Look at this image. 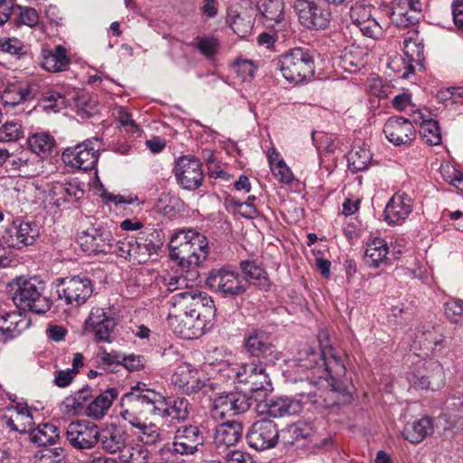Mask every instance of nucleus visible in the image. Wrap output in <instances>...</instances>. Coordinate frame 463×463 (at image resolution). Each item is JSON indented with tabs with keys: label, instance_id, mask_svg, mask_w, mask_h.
Segmentation results:
<instances>
[{
	"label": "nucleus",
	"instance_id": "ea45409f",
	"mask_svg": "<svg viewBox=\"0 0 463 463\" xmlns=\"http://www.w3.org/2000/svg\"><path fill=\"white\" fill-rule=\"evenodd\" d=\"M117 396L118 391L116 389L105 390L87 406L85 414L94 420L102 419Z\"/></svg>",
	"mask_w": 463,
	"mask_h": 463
},
{
	"label": "nucleus",
	"instance_id": "a18cd8bd",
	"mask_svg": "<svg viewBox=\"0 0 463 463\" xmlns=\"http://www.w3.org/2000/svg\"><path fill=\"white\" fill-rule=\"evenodd\" d=\"M259 9L266 22L279 24L284 17V4L281 0H263Z\"/></svg>",
	"mask_w": 463,
	"mask_h": 463
},
{
	"label": "nucleus",
	"instance_id": "f704fd0d",
	"mask_svg": "<svg viewBox=\"0 0 463 463\" xmlns=\"http://www.w3.org/2000/svg\"><path fill=\"white\" fill-rule=\"evenodd\" d=\"M388 254L387 242L383 239L375 237L367 241L364 260L368 267L378 268L389 263Z\"/></svg>",
	"mask_w": 463,
	"mask_h": 463
},
{
	"label": "nucleus",
	"instance_id": "49530a36",
	"mask_svg": "<svg viewBox=\"0 0 463 463\" xmlns=\"http://www.w3.org/2000/svg\"><path fill=\"white\" fill-rule=\"evenodd\" d=\"M122 354L116 352H108L104 347H100L97 353V363L99 366L109 373H116L121 367Z\"/></svg>",
	"mask_w": 463,
	"mask_h": 463
},
{
	"label": "nucleus",
	"instance_id": "37998d69",
	"mask_svg": "<svg viewBox=\"0 0 463 463\" xmlns=\"http://www.w3.org/2000/svg\"><path fill=\"white\" fill-rule=\"evenodd\" d=\"M27 142L30 150L41 157L51 155L55 148V140L48 133H35L29 137Z\"/></svg>",
	"mask_w": 463,
	"mask_h": 463
},
{
	"label": "nucleus",
	"instance_id": "79ce46f5",
	"mask_svg": "<svg viewBox=\"0 0 463 463\" xmlns=\"http://www.w3.org/2000/svg\"><path fill=\"white\" fill-rule=\"evenodd\" d=\"M60 437L58 428L52 423H43L30 431V439L38 446L54 444Z\"/></svg>",
	"mask_w": 463,
	"mask_h": 463
},
{
	"label": "nucleus",
	"instance_id": "4be33fe9",
	"mask_svg": "<svg viewBox=\"0 0 463 463\" xmlns=\"http://www.w3.org/2000/svg\"><path fill=\"white\" fill-rule=\"evenodd\" d=\"M250 406V400L241 392H230L216 397L213 402L214 419H223L245 412Z\"/></svg>",
	"mask_w": 463,
	"mask_h": 463
},
{
	"label": "nucleus",
	"instance_id": "f257e3e1",
	"mask_svg": "<svg viewBox=\"0 0 463 463\" xmlns=\"http://www.w3.org/2000/svg\"><path fill=\"white\" fill-rule=\"evenodd\" d=\"M169 256L182 271L189 273L191 279L199 276L198 267L208 254L206 237L194 230L175 232L169 241Z\"/></svg>",
	"mask_w": 463,
	"mask_h": 463
},
{
	"label": "nucleus",
	"instance_id": "c9c22d12",
	"mask_svg": "<svg viewBox=\"0 0 463 463\" xmlns=\"http://www.w3.org/2000/svg\"><path fill=\"white\" fill-rule=\"evenodd\" d=\"M42 67L50 72L66 71L71 62L67 50L62 45H57L53 50L42 51Z\"/></svg>",
	"mask_w": 463,
	"mask_h": 463
},
{
	"label": "nucleus",
	"instance_id": "7ed1b4c3",
	"mask_svg": "<svg viewBox=\"0 0 463 463\" xmlns=\"http://www.w3.org/2000/svg\"><path fill=\"white\" fill-rule=\"evenodd\" d=\"M11 298L20 310L45 314L52 307V300L45 295V283L37 276L21 275L8 283Z\"/></svg>",
	"mask_w": 463,
	"mask_h": 463
},
{
	"label": "nucleus",
	"instance_id": "cd10ccee",
	"mask_svg": "<svg viewBox=\"0 0 463 463\" xmlns=\"http://www.w3.org/2000/svg\"><path fill=\"white\" fill-rule=\"evenodd\" d=\"M411 211V197L404 193H396L385 206L384 218L390 225H400L409 217Z\"/></svg>",
	"mask_w": 463,
	"mask_h": 463
},
{
	"label": "nucleus",
	"instance_id": "7c9ffc66",
	"mask_svg": "<svg viewBox=\"0 0 463 463\" xmlns=\"http://www.w3.org/2000/svg\"><path fill=\"white\" fill-rule=\"evenodd\" d=\"M83 190L76 183H52L48 192L50 203L60 207L62 203L77 201L83 196Z\"/></svg>",
	"mask_w": 463,
	"mask_h": 463
},
{
	"label": "nucleus",
	"instance_id": "1a4fd4ad",
	"mask_svg": "<svg viewBox=\"0 0 463 463\" xmlns=\"http://www.w3.org/2000/svg\"><path fill=\"white\" fill-rule=\"evenodd\" d=\"M246 352L266 366H273L279 361H285L284 354L271 343L269 335L260 329L251 330L244 339Z\"/></svg>",
	"mask_w": 463,
	"mask_h": 463
},
{
	"label": "nucleus",
	"instance_id": "8fccbe9b",
	"mask_svg": "<svg viewBox=\"0 0 463 463\" xmlns=\"http://www.w3.org/2000/svg\"><path fill=\"white\" fill-rule=\"evenodd\" d=\"M135 429L137 430L135 435L144 444L155 445L161 440L162 431L156 424H147L144 421L136 426Z\"/></svg>",
	"mask_w": 463,
	"mask_h": 463
},
{
	"label": "nucleus",
	"instance_id": "aec40b11",
	"mask_svg": "<svg viewBox=\"0 0 463 463\" xmlns=\"http://www.w3.org/2000/svg\"><path fill=\"white\" fill-rule=\"evenodd\" d=\"M247 441L256 450H264L276 446L279 440L277 425L269 420H260L249 430Z\"/></svg>",
	"mask_w": 463,
	"mask_h": 463
},
{
	"label": "nucleus",
	"instance_id": "f3484780",
	"mask_svg": "<svg viewBox=\"0 0 463 463\" xmlns=\"http://www.w3.org/2000/svg\"><path fill=\"white\" fill-rule=\"evenodd\" d=\"M98 432L99 428L95 423L78 420L67 426L66 439L75 449H90L99 443Z\"/></svg>",
	"mask_w": 463,
	"mask_h": 463
},
{
	"label": "nucleus",
	"instance_id": "58836bf2",
	"mask_svg": "<svg viewBox=\"0 0 463 463\" xmlns=\"http://www.w3.org/2000/svg\"><path fill=\"white\" fill-rule=\"evenodd\" d=\"M432 433V419L428 416H424L412 422L407 423L402 431V436L411 443H419Z\"/></svg>",
	"mask_w": 463,
	"mask_h": 463
},
{
	"label": "nucleus",
	"instance_id": "13d9d810",
	"mask_svg": "<svg viewBox=\"0 0 463 463\" xmlns=\"http://www.w3.org/2000/svg\"><path fill=\"white\" fill-rule=\"evenodd\" d=\"M17 9L19 10L15 20L17 25L34 27L38 24L39 15L34 8L17 5Z\"/></svg>",
	"mask_w": 463,
	"mask_h": 463
},
{
	"label": "nucleus",
	"instance_id": "9d476101",
	"mask_svg": "<svg viewBox=\"0 0 463 463\" xmlns=\"http://www.w3.org/2000/svg\"><path fill=\"white\" fill-rule=\"evenodd\" d=\"M408 380L415 389L436 392L444 386L445 373L439 361L429 359L422 366L410 373Z\"/></svg>",
	"mask_w": 463,
	"mask_h": 463
},
{
	"label": "nucleus",
	"instance_id": "5701e85b",
	"mask_svg": "<svg viewBox=\"0 0 463 463\" xmlns=\"http://www.w3.org/2000/svg\"><path fill=\"white\" fill-rule=\"evenodd\" d=\"M386 138L394 146L410 145L416 138V129L410 119L403 117H391L383 126Z\"/></svg>",
	"mask_w": 463,
	"mask_h": 463
},
{
	"label": "nucleus",
	"instance_id": "b1692460",
	"mask_svg": "<svg viewBox=\"0 0 463 463\" xmlns=\"http://www.w3.org/2000/svg\"><path fill=\"white\" fill-rule=\"evenodd\" d=\"M115 326L114 317L101 307H93L85 321V330L92 333L96 339L100 342H111V335Z\"/></svg>",
	"mask_w": 463,
	"mask_h": 463
},
{
	"label": "nucleus",
	"instance_id": "bb28decb",
	"mask_svg": "<svg viewBox=\"0 0 463 463\" xmlns=\"http://www.w3.org/2000/svg\"><path fill=\"white\" fill-rule=\"evenodd\" d=\"M31 319L21 311L5 312L0 316V343H6L26 330Z\"/></svg>",
	"mask_w": 463,
	"mask_h": 463
},
{
	"label": "nucleus",
	"instance_id": "72a5a7b5",
	"mask_svg": "<svg viewBox=\"0 0 463 463\" xmlns=\"http://www.w3.org/2000/svg\"><path fill=\"white\" fill-rule=\"evenodd\" d=\"M4 420L11 430L21 433L30 430L33 424L29 409L20 404L7 408Z\"/></svg>",
	"mask_w": 463,
	"mask_h": 463
},
{
	"label": "nucleus",
	"instance_id": "423d86ee",
	"mask_svg": "<svg viewBox=\"0 0 463 463\" xmlns=\"http://www.w3.org/2000/svg\"><path fill=\"white\" fill-rule=\"evenodd\" d=\"M204 437L198 427L189 425L177 429L172 445L159 450L162 463H181L178 455H194L201 449Z\"/></svg>",
	"mask_w": 463,
	"mask_h": 463
},
{
	"label": "nucleus",
	"instance_id": "9b49d317",
	"mask_svg": "<svg viewBox=\"0 0 463 463\" xmlns=\"http://www.w3.org/2000/svg\"><path fill=\"white\" fill-rule=\"evenodd\" d=\"M206 284L223 296H239L246 291V281L229 267L212 269L206 279Z\"/></svg>",
	"mask_w": 463,
	"mask_h": 463
},
{
	"label": "nucleus",
	"instance_id": "0eeeda50",
	"mask_svg": "<svg viewBox=\"0 0 463 463\" xmlns=\"http://www.w3.org/2000/svg\"><path fill=\"white\" fill-rule=\"evenodd\" d=\"M169 314H197V317H214L213 300L206 293L196 288H185L174 295L170 301Z\"/></svg>",
	"mask_w": 463,
	"mask_h": 463
},
{
	"label": "nucleus",
	"instance_id": "f8f14e48",
	"mask_svg": "<svg viewBox=\"0 0 463 463\" xmlns=\"http://www.w3.org/2000/svg\"><path fill=\"white\" fill-rule=\"evenodd\" d=\"M264 362L258 361L236 364L232 368L231 373L239 383L249 384L250 392L266 390L270 387L271 381L268 368Z\"/></svg>",
	"mask_w": 463,
	"mask_h": 463
},
{
	"label": "nucleus",
	"instance_id": "6ab92c4d",
	"mask_svg": "<svg viewBox=\"0 0 463 463\" xmlns=\"http://www.w3.org/2000/svg\"><path fill=\"white\" fill-rule=\"evenodd\" d=\"M212 317H199L197 314H169L168 323L174 333L184 339L198 338L203 334L206 321Z\"/></svg>",
	"mask_w": 463,
	"mask_h": 463
},
{
	"label": "nucleus",
	"instance_id": "2eb2a0df",
	"mask_svg": "<svg viewBox=\"0 0 463 463\" xmlns=\"http://www.w3.org/2000/svg\"><path fill=\"white\" fill-rule=\"evenodd\" d=\"M173 171L177 184L184 190L198 189L204 179L202 164L194 156L179 157L175 161Z\"/></svg>",
	"mask_w": 463,
	"mask_h": 463
},
{
	"label": "nucleus",
	"instance_id": "603ef678",
	"mask_svg": "<svg viewBox=\"0 0 463 463\" xmlns=\"http://www.w3.org/2000/svg\"><path fill=\"white\" fill-rule=\"evenodd\" d=\"M390 17L392 24L400 28H407L418 21V17L415 15V14H412L408 9H405L403 6L399 5L398 4H396V5L392 8Z\"/></svg>",
	"mask_w": 463,
	"mask_h": 463
},
{
	"label": "nucleus",
	"instance_id": "052dcab7",
	"mask_svg": "<svg viewBox=\"0 0 463 463\" xmlns=\"http://www.w3.org/2000/svg\"><path fill=\"white\" fill-rule=\"evenodd\" d=\"M286 433L294 440H299L308 438L313 433V428L309 423L298 421L290 425Z\"/></svg>",
	"mask_w": 463,
	"mask_h": 463
},
{
	"label": "nucleus",
	"instance_id": "bf43d9fd",
	"mask_svg": "<svg viewBox=\"0 0 463 463\" xmlns=\"http://www.w3.org/2000/svg\"><path fill=\"white\" fill-rule=\"evenodd\" d=\"M445 314L452 323L463 325V301L454 299L447 302Z\"/></svg>",
	"mask_w": 463,
	"mask_h": 463
},
{
	"label": "nucleus",
	"instance_id": "a19ab883",
	"mask_svg": "<svg viewBox=\"0 0 463 463\" xmlns=\"http://www.w3.org/2000/svg\"><path fill=\"white\" fill-rule=\"evenodd\" d=\"M18 239H11V248L20 250L24 247L33 245L39 237L40 232L37 224L33 222H20L17 223Z\"/></svg>",
	"mask_w": 463,
	"mask_h": 463
},
{
	"label": "nucleus",
	"instance_id": "3c124183",
	"mask_svg": "<svg viewBox=\"0 0 463 463\" xmlns=\"http://www.w3.org/2000/svg\"><path fill=\"white\" fill-rule=\"evenodd\" d=\"M420 134L425 143L430 146H437L441 143V133L439 123L436 120H423L420 128Z\"/></svg>",
	"mask_w": 463,
	"mask_h": 463
},
{
	"label": "nucleus",
	"instance_id": "4c0bfd02",
	"mask_svg": "<svg viewBox=\"0 0 463 463\" xmlns=\"http://www.w3.org/2000/svg\"><path fill=\"white\" fill-rule=\"evenodd\" d=\"M444 337L435 330H427L419 333L414 341V347L419 348L420 354L419 356H430L434 354L436 350H441L444 347Z\"/></svg>",
	"mask_w": 463,
	"mask_h": 463
},
{
	"label": "nucleus",
	"instance_id": "f03ea898",
	"mask_svg": "<svg viewBox=\"0 0 463 463\" xmlns=\"http://www.w3.org/2000/svg\"><path fill=\"white\" fill-rule=\"evenodd\" d=\"M290 367L296 373H302L307 370H315L318 379H335V382L345 373V367L340 357L331 354V350L322 348L316 351L315 348L305 345L291 361Z\"/></svg>",
	"mask_w": 463,
	"mask_h": 463
},
{
	"label": "nucleus",
	"instance_id": "39448f33",
	"mask_svg": "<svg viewBox=\"0 0 463 463\" xmlns=\"http://www.w3.org/2000/svg\"><path fill=\"white\" fill-rule=\"evenodd\" d=\"M156 397L155 390L144 389L138 384L121 398L120 417L134 428L140 425L146 421L148 413L156 416L160 411V398Z\"/></svg>",
	"mask_w": 463,
	"mask_h": 463
},
{
	"label": "nucleus",
	"instance_id": "6e6552de",
	"mask_svg": "<svg viewBox=\"0 0 463 463\" xmlns=\"http://www.w3.org/2000/svg\"><path fill=\"white\" fill-rule=\"evenodd\" d=\"M278 66L283 77L296 84L312 77L315 72L314 57L304 48H295L281 55Z\"/></svg>",
	"mask_w": 463,
	"mask_h": 463
},
{
	"label": "nucleus",
	"instance_id": "0e129e2a",
	"mask_svg": "<svg viewBox=\"0 0 463 463\" xmlns=\"http://www.w3.org/2000/svg\"><path fill=\"white\" fill-rule=\"evenodd\" d=\"M24 45L17 38H2L0 39V51L13 54L21 55L24 53Z\"/></svg>",
	"mask_w": 463,
	"mask_h": 463
},
{
	"label": "nucleus",
	"instance_id": "6e6d98bb",
	"mask_svg": "<svg viewBox=\"0 0 463 463\" xmlns=\"http://www.w3.org/2000/svg\"><path fill=\"white\" fill-rule=\"evenodd\" d=\"M203 56L213 58L218 52L219 42L213 36L203 35L195 38L193 44Z\"/></svg>",
	"mask_w": 463,
	"mask_h": 463
},
{
	"label": "nucleus",
	"instance_id": "dca6fc26",
	"mask_svg": "<svg viewBox=\"0 0 463 463\" xmlns=\"http://www.w3.org/2000/svg\"><path fill=\"white\" fill-rule=\"evenodd\" d=\"M62 288L59 290V297L66 304L73 307L83 305L93 292L91 280L87 277L72 276L61 279Z\"/></svg>",
	"mask_w": 463,
	"mask_h": 463
},
{
	"label": "nucleus",
	"instance_id": "c756f323",
	"mask_svg": "<svg viewBox=\"0 0 463 463\" xmlns=\"http://www.w3.org/2000/svg\"><path fill=\"white\" fill-rule=\"evenodd\" d=\"M98 434L99 442L106 452L113 454L126 449L127 434L122 428L111 424L99 430Z\"/></svg>",
	"mask_w": 463,
	"mask_h": 463
},
{
	"label": "nucleus",
	"instance_id": "a211bd4d",
	"mask_svg": "<svg viewBox=\"0 0 463 463\" xmlns=\"http://www.w3.org/2000/svg\"><path fill=\"white\" fill-rule=\"evenodd\" d=\"M294 8L301 24L308 29L324 30L330 24V10L317 5L313 1L297 0Z\"/></svg>",
	"mask_w": 463,
	"mask_h": 463
},
{
	"label": "nucleus",
	"instance_id": "e2e57ef3",
	"mask_svg": "<svg viewBox=\"0 0 463 463\" xmlns=\"http://www.w3.org/2000/svg\"><path fill=\"white\" fill-rule=\"evenodd\" d=\"M273 176L280 183L290 184L294 175L290 168L287 165L285 161H280L270 168Z\"/></svg>",
	"mask_w": 463,
	"mask_h": 463
},
{
	"label": "nucleus",
	"instance_id": "4468645a",
	"mask_svg": "<svg viewBox=\"0 0 463 463\" xmlns=\"http://www.w3.org/2000/svg\"><path fill=\"white\" fill-rule=\"evenodd\" d=\"M78 243L82 250L89 255L110 253L119 257V252H118L117 249L119 245V240L114 242L110 232L107 231L94 228L89 229L79 235Z\"/></svg>",
	"mask_w": 463,
	"mask_h": 463
},
{
	"label": "nucleus",
	"instance_id": "393cba45",
	"mask_svg": "<svg viewBox=\"0 0 463 463\" xmlns=\"http://www.w3.org/2000/svg\"><path fill=\"white\" fill-rule=\"evenodd\" d=\"M350 18L364 36L377 39L382 35V27L372 17V5L355 3L350 8Z\"/></svg>",
	"mask_w": 463,
	"mask_h": 463
},
{
	"label": "nucleus",
	"instance_id": "09e8293b",
	"mask_svg": "<svg viewBox=\"0 0 463 463\" xmlns=\"http://www.w3.org/2000/svg\"><path fill=\"white\" fill-rule=\"evenodd\" d=\"M372 159V154L366 147H358L352 150L348 156V166L352 172L364 171Z\"/></svg>",
	"mask_w": 463,
	"mask_h": 463
},
{
	"label": "nucleus",
	"instance_id": "774afa93",
	"mask_svg": "<svg viewBox=\"0 0 463 463\" xmlns=\"http://www.w3.org/2000/svg\"><path fill=\"white\" fill-rule=\"evenodd\" d=\"M223 463H255L250 454L232 449L223 455Z\"/></svg>",
	"mask_w": 463,
	"mask_h": 463
},
{
	"label": "nucleus",
	"instance_id": "20e7f679",
	"mask_svg": "<svg viewBox=\"0 0 463 463\" xmlns=\"http://www.w3.org/2000/svg\"><path fill=\"white\" fill-rule=\"evenodd\" d=\"M164 244L162 230L146 228L136 237L128 236L119 240L118 252L119 257L136 263H145L153 255L157 254Z\"/></svg>",
	"mask_w": 463,
	"mask_h": 463
},
{
	"label": "nucleus",
	"instance_id": "2f4dec72",
	"mask_svg": "<svg viewBox=\"0 0 463 463\" xmlns=\"http://www.w3.org/2000/svg\"><path fill=\"white\" fill-rule=\"evenodd\" d=\"M266 412L273 418L298 414L302 411L300 401L289 397H273L265 402Z\"/></svg>",
	"mask_w": 463,
	"mask_h": 463
},
{
	"label": "nucleus",
	"instance_id": "680f3d73",
	"mask_svg": "<svg viewBox=\"0 0 463 463\" xmlns=\"http://www.w3.org/2000/svg\"><path fill=\"white\" fill-rule=\"evenodd\" d=\"M146 359L143 355L139 354H122L121 366L127 369L128 372L140 371L146 366Z\"/></svg>",
	"mask_w": 463,
	"mask_h": 463
},
{
	"label": "nucleus",
	"instance_id": "c03bdc74",
	"mask_svg": "<svg viewBox=\"0 0 463 463\" xmlns=\"http://www.w3.org/2000/svg\"><path fill=\"white\" fill-rule=\"evenodd\" d=\"M11 164L14 170H18L27 175H36L39 174L42 161L35 156L31 157L28 152L23 151L13 156Z\"/></svg>",
	"mask_w": 463,
	"mask_h": 463
},
{
	"label": "nucleus",
	"instance_id": "ddd939ff",
	"mask_svg": "<svg viewBox=\"0 0 463 463\" xmlns=\"http://www.w3.org/2000/svg\"><path fill=\"white\" fill-rule=\"evenodd\" d=\"M99 151L98 140L88 139L66 148L62 153V160L73 168L89 171L94 168L99 158Z\"/></svg>",
	"mask_w": 463,
	"mask_h": 463
},
{
	"label": "nucleus",
	"instance_id": "a878e982",
	"mask_svg": "<svg viewBox=\"0 0 463 463\" xmlns=\"http://www.w3.org/2000/svg\"><path fill=\"white\" fill-rule=\"evenodd\" d=\"M39 84L36 81L26 83H8L1 94L5 108H14L21 103L33 99L39 93Z\"/></svg>",
	"mask_w": 463,
	"mask_h": 463
},
{
	"label": "nucleus",
	"instance_id": "864d4df0",
	"mask_svg": "<svg viewBox=\"0 0 463 463\" xmlns=\"http://www.w3.org/2000/svg\"><path fill=\"white\" fill-rule=\"evenodd\" d=\"M232 68L241 81H250L255 75L257 65L251 60L238 58L234 61Z\"/></svg>",
	"mask_w": 463,
	"mask_h": 463
},
{
	"label": "nucleus",
	"instance_id": "473e14b6",
	"mask_svg": "<svg viewBox=\"0 0 463 463\" xmlns=\"http://www.w3.org/2000/svg\"><path fill=\"white\" fill-rule=\"evenodd\" d=\"M156 399L160 398V411L156 416L162 418H171L172 420H177L178 421H184L188 418L190 413V403L189 401L184 397L176 398L171 405L166 402L165 396L156 392Z\"/></svg>",
	"mask_w": 463,
	"mask_h": 463
},
{
	"label": "nucleus",
	"instance_id": "4d7b16f0",
	"mask_svg": "<svg viewBox=\"0 0 463 463\" xmlns=\"http://www.w3.org/2000/svg\"><path fill=\"white\" fill-rule=\"evenodd\" d=\"M42 100L46 103L44 105L45 109H52L54 111H58L67 105L65 96L52 90L42 94Z\"/></svg>",
	"mask_w": 463,
	"mask_h": 463
},
{
	"label": "nucleus",
	"instance_id": "338daca9",
	"mask_svg": "<svg viewBox=\"0 0 463 463\" xmlns=\"http://www.w3.org/2000/svg\"><path fill=\"white\" fill-rule=\"evenodd\" d=\"M252 26V21L250 18L245 19L241 14L236 15L231 24V28L240 37H245L250 33Z\"/></svg>",
	"mask_w": 463,
	"mask_h": 463
},
{
	"label": "nucleus",
	"instance_id": "c85d7f7f",
	"mask_svg": "<svg viewBox=\"0 0 463 463\" xmlns=\"http://www.w3.org/2000/svg\"><path fill=\"white\" fill-rule=\"evenodd\" d=\"M411 35L404 39V54L407 59L405 71L402 78H409L414 72V64L423 67L424 61V45L419 37L418 32L409 33Z\"/></svg>",
	"mask_w": 463,
	"mask_h": 463
},
{
	"label": "nucleus",
	"instance_id": "69168bd1",
	"mask_svg": "<svg viewBox=\"0 0 463 463\" xmlns=\"http://www.w3.org/2000/svg\"><path fill=\"white\" fill-rule=\"evenodd\" d=\"M63 458L62 449H46L37 457L35 463H61Z\"/></svg>",
	"mask_w": 463,
	"mask_h": 463
},
{
	"label": "nucleus",
	"instance_id": "e433bc0d",
	"mask_svg": "<svg viewBox=\"0 0 463 463\" xmlns=\"http://www.w3.org/2000/svg\"><path fill=\"white\" fill-rule=\"evenodd\" d=\"M242 436V426L236 420H228L215 428L214 443L217 447L234 446Z\"/></svg>",
	"mask_w": 463,
	"mask_h": 463
},
{
	"label": "nucleus",
	"instance_id": "de8ad7c7",
	"mask_svg": "<svg viewBox=\"0 0 463 463\" xmlns=\"http://www.w3.org/2000/svg\"><path fill=\"white\" fill-rule=\"evenodd\" d=\"M241 269L245 275L246 280L260 287L268 285V278L265 270L255 262L243 260L241 262Z\"/></svg>",
	"mask_w": 463,
	"mask_h": 463
},
{
	"label": "nucleus",
	"instance_id": "412c9836",
	"mask_svg": "<svg viewBox=\"0 0 463 463\" xmlns=\"http://www.w3.org/2000/svg\"><path fill=\"white\" fill-rule=\"evenodd\" d=\"M206 381L201 371L188 364L178 365L171 376L172 384L185 394L198 392L205 386Z\"/></svg>",
	"mask_w": 463,
	"mask_h": 463
},
{
	"label": "nucleus",
	"instance_id": "5fc2aeb1",
	"mask_svg": "<svg viewBox=\"0 0 463 463\" xmlns=\"http://www.w3.org/2000/svg\"><path fill=\"white\" fill-rule=\"evenodd\" d=\"M24 136V129L18 121H6L0 128V142H14Z\"/></svg>",
	"mask_w": 463,
	"mask_h": 463
}]
</instances>
